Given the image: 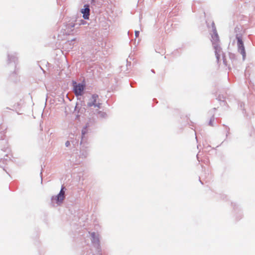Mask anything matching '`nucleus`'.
<instances>
[{"label": "nucleus", "mask_w": 255, "mask_h": 255, "mask_svg": "<svg viewBox=\"0 0 255 255\" xmlns=\"http://www.w3.org/2000/svg\"><path fill=\"white\" fill-rule=\"evenodd\" d=\"M69 144H70V142H69V141H67L66 142V145L67 146H68Z\"/></svg>", "instance_id": "obj_9"}, {"label": "nucleus", "mask_w": 255, "mask_h": 255, "mask_svg": "<svg viewBox=\"0 0 255 255\" xmlns=\"http://www.w3.org/2000/svg\"><path fill=\"white\" fill-rule=\"evenodd\" d=\"M213 44L214 45V49L215 50V53L217 56V58L218 59L219 57V55L218 52H220V47L218 44V42H213Z\"/></svg>", "instance_id": "obj_6"}, {"label": "nucleus", "mask_w": 255, "mask_h": 255, "mask_svg": "<svg viewBox=\"0 0 255 255\" xmlns=\"http://www.w3.org/2000/svg\"><path fill=\"white\" fill-rule=\"evenodd\" d=\"M84 8L81 10V12L83 14V18L85 19H88L90 15V9L88 5H85Z\"/></svg>", "instance_id": "obj_5"}, {"label": "nucleus", "mask_w": 255, "mask_h": 255, "mask_svg": "<svg viewBox=\"0 0 255 255\" xmlns=\"http://www.w3.org/2000/svg\"><path fill=\"white\" fill-rule=\"evenodd\" d=\"M98 99V96L97 95H93L91 98L90 99L89 102L88 103V106L90 107L94 106L98 108H100L101 104L99 102H97Z\"/></svg>", "instance_id": "obj_2"}, {"label": "nucleus", "mask_w": 255, "mask_h": 255, "mask_svg": "<svg viewBox=\"0 0 255 255\" xmlns=\"http://www.w3.org/2000/svg\"><path fill=\"white\" fill-rule=\"evenodd\" d=\"M135 36L137 37L139 35V31H135Z\"/></svg>", "instance_id": "obj_8"}, {"label": "nucleus", "mask_w": 255, "mask_h": 255, "mask_svg": "<svg viewBox=\"0 0 255 255\" xmlns=\"http://www.w3.org/2000/svg\"><path fill=\"white\" fill-rule=\"evenodd\" d=\"M219 41V36L216 31H215L212 36V41L215 42H218Z\"/></svg>", "instance_id": "obj_7"}, {"label": "nucleus", "mask_w": 255, "mask_h": 255, "mask_svg": "<svg viewBox=\"0 0 255 255\" xmlns=\"http://www.w3.org/2000/svg\"><path fill=\"white\" fill-rule=\"evenodd\" d=\"M238 46L239 48V50L240 51V53L242 54L243 57L245 56L246 52L244 46V43L240 37H238Z\"/></svg>", "instance_id": "obj_3"}, {"label": "nucleus", "mask_w": 255, "mask_h": 255, "mask_svg": "<svg viewBox=\"0 0 255 255\" xmlns=\"http://www.w3.org/2000/svg\"><path fill=\"white\" fill-rule=\"evenodd\" d=\"M64 187H62L58 194V195L56 197V199L57 201V203H61L65 198V192L64 191Z\"/></svg>", "instance_id": "obj_4"}, {"label": "nucleus", "mask_w": 255, "mask_h": 255, "mask_svg": "<svg viewBox=\"0 0 255 255\" xmlns=\"http://www.w3.org/2000/svg\"><path fill=\"white\" fill-rule=\"evenodd\" d=\"M74 91L76 96H81L85 89V85L82 84H77L76 82L73 83Z\"/></svg>", "instance_id": "obj_1"}]
</instances>
